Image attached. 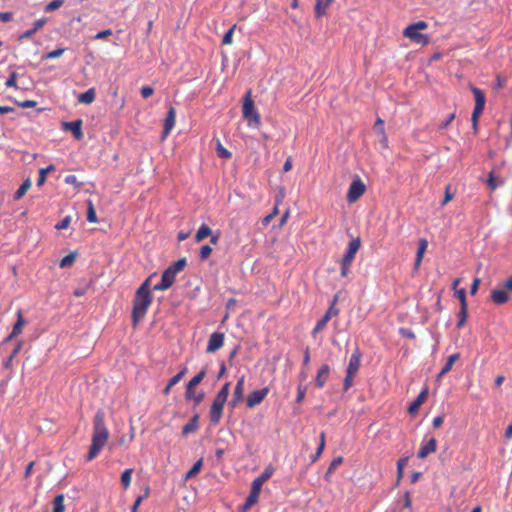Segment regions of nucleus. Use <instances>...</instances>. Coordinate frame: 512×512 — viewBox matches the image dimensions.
<instances>
[{"mask_svg": "<svg viewBox=\"0 0 512 512\" xmlns=\"http://www.w3.org/2000/svg\"><path fill=\"white\" fill-rule=\"evenodd\" d=\"M109 431L105 425L104 412L98 410L93 418V434L91 445L87 454V461L93 460L106 445Z\"/></svg>", "mask_w": 512, "mask_h": 512, "instance_id": "nucleus-1", "label": "nucleus"}, {"mask_svg": "<svg viewBox=\"0 0 512 512\" xmlns=\"http://www.w3.org/2000/svg\"><path fill=\"white\" fill-rule=\"evenodd\" d=\"M152 301L153 296L151 293H142L136 291L132 308V322L134 326H136L139 321L144 319Z\"/></svg>", "mask_w": 512, "mask_h": 512, "instance_id": "nucleus-2", "label": "nucleus"}, {"mask_svg": "<svg viewBox=\"0 0 512 512\" xmlns=\"http://www.w3.org/2000/svg\"><path fill=\"white\" fill-rule=\"evenodd\" d=\"M428 27V24L425 21H418L411 25H408L403 30V36L410 39L412 42L425 46L429 43V38L427 35L419 32L420 30H424Z\"/></svg>", "mask_w": 512, "mask_h": 512, "instance_id": "nucleus-3", "label": "nucleus"}, {"mask_svg": "<svg viewBox=\"0 0 512 512\" xmlns=\"http://www.w3.org/2000/svg\"><path fill=\"white\" fill-rule=\"evenodd\" d=\"M243 117L248 121L249 124H254L256 127L261 125V117L254 106V102L251 99V91L249 90L243 101L242 105Z\"/></svg>", "mask_w": 512, "mask_h": 512, "instance_id": "nucleus-4", "label": "nucleus"}, {"mask_svg": "<svg viewBox=\"0 0 512 512\" xmlns=\"http://www.w3.org/2000/svg\"><path fill=\"white\" fill-rule=\"evenodd\" d=\"M472 92L475 97V107H474V110L472 113L471 120L473 123L474 130H477L478 119L485 108L486 99H485V94L483 93V91L481 89H479L477 87H473Z\"/></svg>", "mask_w": 512, "mask_h": 512, "instance_id": "nucleus-5", "label": "nucleus"}, {"mask_svg": "<svg viewBox=\"0 0 512 512\" xmlns=\"http://www.w3.org/2000/svg\"><path fill=\"white\" fill-rule=\"evenodd\" d=\"M226 402L227 399L219 395L215 396L209 411L210 422L212 424L217 425L220 422Z\"/></svg>", "mask_w": 512, "mask_h": 512, "instance_id": "nucleus-6", "label": "nucleus"}, {"mask_svg": "<svg viewBox=\"0 0 512 512\" xmlns=\"http://www.w3.org/2000/svg\"><path fill=\"white\" fill-rule=\"evenodd\" d=\"M337 298L335 297L332 301L330 307L325 312L323 317L317 321L315 327L312 330V335L315 337L318 333H320L322 330L325 329L327 323L330 321V319L334 316H337L339 313V310L335 307Z\"/></svg>", "mask_w": 512, "mask_h": 512, "instance_id": "nucleus-7", "label": "nucleus"}, {"mask_svg": "<svg viewBox=\"0 0 512 512\" xmlns=\"http://www.w3.org/2000/svg\"><path fill=\"white\" fill-rule=\"evenodd\" d=\"M366 191V186L360 178L352 181L347 192V201L356 202Z\"/></svg>", "mask_w": 512, "mask_h": 512, "instance_id": "nucleus-8", "label": "nucleus"}, {"mask_svg": "<svg viewBox=\"0 0 512 512\" xmlns=\"http://www.w3.org/2000/svg\"><path fill=\"white\" fill-rule=\"evenodd\" d=\"M268 393H269L268 387H264L262 389L252 391L247 396V399H246L247 407L252 409L255 406L259 405L265 399V397L268 395Z\"/></svg>", "mask_w": 512, "mask_h": 512, "instance_id": "nucleus-9", "label": "nucleus"}, {"mask_svg": "<svg viewBox=\"0 0 512 512\" xmlns=\"http://www.w3.org/2000/svg\"><path fill=\"white\" fill-rule=\"evenodd\" d=\"M176 278V274L174 271L170 270L169 268L165 269L162 273L161 281L160 283L154 285L153 290L154 291H164L169 289Z\"/></svg>", "mask_w": 512, "mask_h": 512, "instance_id": "nucleus-10", "label": "nucleus"}, {"mask_svg": "<svg viewBox=\"0 0 512 512\" xmlns=\"http://www.w3.org/2000/svg\"><path fill=\"white\" fill-rule=\"evenodd\" d=\"M224 333L214 332L210 335L208 344L206 347L207 353H215L224 345Z\"/></svg>", "mask_w": 512, "mask_h": 512, "instance_id": "nucleus-11", "label": "nucleus"}, {"mask_svg": "<svg viewBox=\"0 0 512 512\" xmlns=\"http://www.w3.org/2000/svg\"><path fill=\"white\" fill-rule=\"evenodd\" d=\"M244 382H245V376H241L236 383V386H235L233 394H232V399L229 402V405L232 408H235L243 399Z\"/></svg>", "mask_w": 512, "mask_h": 512, "instance_id": "nucleus-12", "label": "nucleus"}, {"mask_svg": "<svg viewBox=\"0 0 512 512\" xmlns=\"http://www.w3.org/2000/svg\"><path fill=\"white\" fill-rule=\"evenodd\" d=\"M176 122V109L173 106H170L164 121V127H163V138H166L172 129L175 126Z\"/></svg>", "mask_w": 512, "mask_h": 512, "instance_id": "nucleus-13", "label": "nucleus"}, {"mask_svg": "<svg viewBox=\"0 0 512 512\" xmlns=\"http://www.w3.org/2000/svg\"><path fill=\"white\" fill-rule=\"evenodd\" d=\"M63 127L65 130L70 131L75 139L81 140L84 137L83 131H82V120L77 119L75 121L71 122H64Z\"/></svg>", "mask_w": 512, "mask_h": 512, "instance_id": "nucleus-14", "label": "nucleus"}, {"mask_svg": "<svg viewBox=\"0 0 512 512\" xmlns=\"http://www.w3.org/2000/svg\"><path fill=\"white\" fill-rule=\"evenodd\" d=\"M361 357V352L359 351V349H356L349 359V363L346 368V373L357 375L359 368L361 366Z\"/></svg>", "mask_w": 512, "mask_h": 512, "instance_id": "nucleus-15", "label": "nucleus"}, {"mask_svg": "<svg viewBox=\"0 0 512 512\" xmlns=\"http://www.w3.org/2000/svg\"><path fill=\"white\" fill-rule=\"evenodd\" d=\"M361 245L360 238L353 239L349 242L348 250L346 251L345 255L343 256L341 261H344L346 263L353 262L357 251L359 250Z\"/></svg>", "mask_w": 512, "mask_h": 512, "instance_id": "nucleus-16", "label": "nucleus"}, {"mask_svg": "<svg viewBox=\"0 0 512 512\" xmlns=\"http://www.w3.org/2000/svg\"><path fill=\"white\" fill-rule=\"evenodd\" d=\"M330 367L327 364H322L317 371L315 377V384L318 388H323L329 378Z\"/></svg>", "mask_w": 512, "mask_h": 512, "instance_id": "nucleus-17", "label": "nucleus"}, {"mask_svg": "<svg viewBox=\"0 0 512 512\" xmlns=\"http://www.w3.org/2000/svg\"><path fill=\"white\" fill-rule=\"evenodd\" d=\"M436 448L437 441L434 437H432L426 443H422L417 456L420 459H425L429 454L434 453Z\"/></svg>", "mask_w": 512, "mask_h": 512, "instance_id": "nucleus-18", "label": "nucleus"}, {"mask_svg": "<svg viewBox=\"0 0 512 512\" xmlns=\"http://www.w3.org/2000/svg\"><path fill=\"white\" fill-rule=\"evenodd\" d=\"M428 396V389L425 388L422 390L417 398L409 405L408 412L413 415L416 414L420 408V406L426 401Z\"/></svg>", "mask_w": 512, "mask_h": 512, "instance_id": "nucleus-19", "label": "nucleus"}, {"mask_svg": "<svg viewBox=\"0 0 512 512\" xmlns=\"http://www.w3.org/2000/svg\"><path fill=\"white\" fill-rule=\"evenodd\" d=\"M23 347V341L20 340L14 347V349L11 351L10 355L7 357V359L3 362V367L6 370H12L13 368V359L17 356V354L21 351Z\"/></svg>", "mask_w": 512, "mask_h": 512, "instance_id": "nucleus-20", "label": "nucleus"}, {"mask_svg": "<svg viewBox=\"0 0 512 512\" xmlns=\"http://www.w3.org/2000/svg\"><path fill=\"white\" fill-rule=\"evenodd\" d=\"M505 183L504 178L499 175H496L494 171L489 173V177L487 179V185L491 191H494L496 188L503 186Z\"/></svg>", "mask_w": 512, "mask_h": 512, "instance_id": "nucleus-21", "label": "nucleus"}, {"mask_svg": "<svg viewBox=\"0 0 512 512\" xmlns=\"http://www.w3.org/2000/svg\"><path fill=\"white\" fill-rule=\"evenodd\" d=\"M427 247H428V241L425 238H421L419 240V247H418V250L416 253L415 264H414L416 270L418 269V267L420 266V264L422 262V259H423L424 253L427 250Z\"/></svg>", "mask_w": 512, "mask_h": 512, "instance_id": "nucleus-22", "label": "nucleus"}, {"mask_svg": "<svg viewBox=\"0 0 512 512\" xmlns=\"http://www.w3.org/2000/svg\"><path fill=\"white\" fill-rule=\"evenodd\" d=\"M334 0H316L314 11L315 16L320 18L326 14L327 8L331 5Z\"/></svg>", "mask_w": 512, "mask_h": 512, "instance_id": "nucleus-23", "label": "nucleus"}, {"mask_svg": "<svg viewBox=\"0 0 512 512\" xmlns=\"http://www.w3.org/2000/svg\"><path fill=\"white\" fill-rule=\"evenodd\" d=\"M460 355L458 353H454L450 355L444 365V367L441 369V371L438 374V378L443 377L446 375L449 371H451L454 363L459 359Z\"/></svg>", "mask_w": 512, "mask_h": 512, "instance_id": "nucleus-24", "label": "nucleus"}, {"mask_svg": "<svg viewBox=\"0 0 512 512\" xmlns=\"http://www.w3.org/2000/svg\"><path fill=\"white\" fill-rule=\"evenodd\" d=\"M96 97L95 88H89L87 91L79 94L78 102L82 104H91Z\"/></svg>", "mask_w": 512, "mask_h": 512, "instance_id": "nucleus-25", "label": "nucleus"}, {"mask_svg": "<svg viewBox=\"0 0 512 512\" xmlns=\"http://www.w3.org/2000/svg\"><path fill=\"white\" fill-rule=\"evenodd\" d=\"M198 418L199 416L194 415L187 424H185L182 428L183 435H188L194 433L198 429Z\"/></svg>", "mask_w": 512, "mask_h": 512, "instance_id": "nucleus-26", "label": "nucleus"}, {"mask_svg": "<svg viewBox=\"0 0 512 512\" xmlns=\"http://www.w3.org/2000/svg\"><path fill=\"white\" fill-rule=\"evenodd\" d=\"M25 323L26 322H25V319H24V317L22 315V311L19 310L17 312V321L14 324L13 329L11 331L12 332V336L20 335L22 333V331H23V326L25 325Z\"/></svg>", "mask_w": 512, "mask_h": 512, "instance_id": "nucleus-27", "label": "nucleus"}, {"mask_svg": "<svg viewBox=\"0 0 512 512\" xmlns=\"http://www.w3.org/2000/svg\"><path fill=\"white\" fill-rule=\"evenodd\" d=\"M186 373V368H184L183 370H181L179 373H177L176 375H174L168 382V384L166 385V387L164 388L163 390V394L165 395H168L170 393V390L171 388L176 385L181 379L182 377L185 375Z\"/></svg>", "mask_w": 512, "mask_h": 512, "instance_id": "nucleus-28", "label": "nucleus"}, {"mask_svg": "<svg viewBox=\"0 0 512 512\" xmlns=\"http://www.w3.org/2000/svg\"><path fill=\"white\" fill-rule=\"evenodd\" d=\"M211 234H212V229L208 225L202 224L196 232L195 241L197 243L201 242L206 237L211 236Z\"/></svg>", "mask_w": 512, "mask_h": 512, "instance_id": "nucleus-29", "label": "nucleus"}, {"mask_svg": "<svg viewBox=\"0 0 512 512\" xmlns=\"http://www.w3.org/2000/svg\"><path fill=\"white\" fill-rule=\"evenodd\" d=\"M491 299L495 304H504L507 302L508 296L504 290H493Z\"/></svg>", "mask_w": 512, "mask_h": 512, "instance_id": "nucleus-30", "label": "nucleus"}, {"mask_svg": "<svg viewBox=\"0 0 512 512\" xmlns=\"http://www.w3.org/2000/svg\"><path fill=\"white\" fill-rule=\"evenodd\" d=\"M32 185V182L29 178H27L22 184L21 186L17 189V191L15 192L14 194V199L15 200H19L21 199L25 193L29 190V188L31 187Z\"/></svg>", "mask_w": 512, "mask_h": 512, "instance_id": "nucleus-31", "label": "nucleus"}, {"mask_svg": "<svg viewBox=\"0 0 512 512\" xmlns=\"http://www.w3.org/2000/svg\"><path fill=\"white\" fill-rule=\"evenodd\" d=\"M64 494L57 495L53 500V512H65Z\"/></svg>", "mask_w": 512, "mask_h": 512, "instance_id": "nucleus-32", "label": "nucleus"}, {"mask_svg": "<svg viewBox=\"0 0 512 512\" xmlns=\"http://www.w3.org/2000/svg\"><path fill=\"white\" fill-rule=\"evenodd\" d=\"M202 466H203L202 459H199L198 461H196L193 464V466L191 467V469L186 473L185 479L188 480V479L195 477L200 472Z\"/></svg>", "mask_w": 512, "mask_h": 512, "instance_id": "nucleus-33", "label": "nucleus"}, {"mask_svg": "<svg viewBox=\"0 0 512 512\" xmlns=\"http://www.w3.org/2000/svg\"><path fill=\"white\" fill-rule=\"evenodd\" d=\"M132 474H133V469L132 468L126 469V470H124L122 472V474H121V484H122L124 489H127L130 486L131 480H132Z\"/></svg>", "mask_w": 512, "mask_h": 512, "instance_id": "nucleus-34", "label": "nucleus"}, {"mask_svg": "<svg viewBox=\"0 0 512 512\" xmlns=\"http://www.w3.org/2000/svg\"><path fill=\"white\" fill-rule=\"evenodd\" d=\"M87 221L90 223L98 222L96 210L91 200H88L87 202Z\"/></svg>", "mask_w": 512, "mask_h": 512, "instance_id": "nucleus-35", "label": "nucleus"}, {"mask_svg": "<svg viewBox=\"0 0 512 512\" xmlns=\"http://www.w3.org/2000/svg\"><path fill=\"white\" fill-rule=\"evenodd\" d=\"M468 317V307H460V310L458 312V322L456 324V327L458 329L462 328L467 321Z\"/></svg>", "mask_w": 512, "mask_h": 512, "instance_id": "nucleus-36", "label": "nucleus"}, {"mask_svg": "<svg viewBox=\"0 0 512 512\" xmlns=\"http://www.w3.org/2000/svg\"><path fill=\"white\" fill-rule=\"evenodd\" d=\"M55 170V167L53 165H49L45 168H41L39 170V177H38V180H37V186H42L45 181H46V177H47V173L50 172V171H54Z\"/></svg>", "mask_w": 512, "mask_h": 512, "instance_id": "nucleus-37", "label": "nucleus"}, {"mask_svg": "<svg viewBox=\"0 0 512 512\" xmlns=\"http://www.w3.org/2000/svg\"><path fill=\"white\" fill-rule=\"evenodd\" d=\"M259 495L260 494H258V493H254V492L250 491V493H249L248 497L246 498V501L243 505V509L249 510L252 506H254L258 502Z\"/></svg>", "mask_w": 512, "mask_h": 512, "instance_id": "nucleus-38", "label": "nucleus"}, {"mask_svg": "<svg viewBox=\"0 0 512 512\" xmlns=\"http://www.w3.org/2000/svg\"><path fill=\"white\" fill-rule=\"evenodd\" d=\"M187 265V261H186V258H181L179 260H177L176 262H174L173 264H171L168 268L172 271H174V273L177 275L179 272H181Z\"/></svg>", "mask_w": 512, "mask_h": 512, "instance_id": "nucleus-39", "label": "nucleus"}, {"mask_svg": "<svg viewBox=\"0 0 512 512\" xmlns=\"http://www.w3.org/2000/svg\"><path fill=\"white\" fill-rule=\"evenodd\" d=\"M76 254L74 252H71L70 254L66 255L60 260L59 266L61 268L72 266L75 262Z\"/></svg>", "mask_w": 512, "mask_h": 512, "instance_id": "nucleus-40", "label": "nucleus"}, {"mask_svg": "<svg viewBox=\"0 0 512 512\" xmlns=\"http://www.w3.org/2000/svg\"><path fill=\"white\" fill-rule=\"evenodd\" d=\"M206 375V369L203 368L197 375H195L189 382L187 385H189V387H196L198 384L201 383V381L204 379Z\"/></svg>", "mask_w": 512, "mask_h": 512, "instance_id": "nucleus-41", "label": "nucleus"}, {"mask_svg": "<svg viewBox=\"0 0 512 512\" xmlns=\"http://www.w3.org/2000/svg\"><path fill=\"white\" fill-rule=\"evenodd\" d=\"M217 155L224 159H230L232 157V154L230 151H228L223 145L220 143V141L217 142L216 147Z\"/></svg>", "mask_w": 512, "mask_h": 512, "instance_id": "nucleus-42", "label": "nucleus"}, {"mask_svg": "<svg viewBox=\"0 0 512 512\" xmlns=\"http://www.w3.org/2000/svg\"><path fill=\"white\" fill-rule=\"evenodd\" d=\"M455 296L460 301V307H468L467 298H466V290L464 288L455 290Z\"/></svg>", "mask_w": 512, "mask_h": 512, "instance_id": "nucleus-43", "label": "nucleus"}, {"mask_svg": "<svg viewBox=\"0 0 512 512\" xmlns=\"http://www.w3.org/2000/svg\"><path fill=\"white\" fill-rule=\"evenodd\" d=\"M63 3H64L63 0H53L45 6V11L52 12L54 10H57L58 8H60L63 5Z\"/></svg>", "mask_w": 512, "mask_h": 512, "instance_id": "nucleus-44", "label": "nucleus"}, {"mask_svg": "<svg viewBox=\"0 0 512 512\" xmlns=\"http://www.w3.org/2000/svg\"><path fill=\"white\" fill-rule=\"evenodd\" d=\"M236 25H233L223 36L222 44L223 45H230L232 43L233 39V33L235 30Z\"/></svg>", "mask_w": 512, "mask_h": 512, "instance_id": "nucleus-45", "label": "nucleus"}, {"mask_svg": "<svg viewBox=\"0 0 512 512\" xmlns=\"http://www.w3.org/2000/svg\"><path fill=\"white\" fill-rule=\"evenodd\" d=\"M64 52H65L64 48H58V49H55V50H52V51L48 52L45 56H43V59L59 58V57H61L63 55Z\"/></svg>", "mask_w": 512, "mask_h": 512, "instance_id": "nucleus-46", "label": "nucleus"}, {"mask_svg": "<svg viewBox=\"0 0 512 512\" xmlns=\"http://www.w3.org/2000/svg\"><path fill=\"white\" fill-rule=\"evenodd\" d=\"M373 129L378 135L385 133L384 121L380 117L376 119Z\"/></svg>", "mask_w": 512, "mask_h": 512, "instance_id": "nucleus-47", "label": "nucleus"}, {"mask_svg": "<svg viewBox=\"0 0 512 512\" xmlns=\"http://www.w3.org/2000/svg\"><path fill=\"white\" fill-rule=\"evenodd\" d=\"M343 462V457L339 456L335 459L332 460V462L330 463L329 467H328V470H327V473H326V476H328L329 474L333 473L334 470Z\"/></svg>", "mask_w": 512, "mask_h": 512, "instance_id": "nucleus-48", "label": "nucleus"}, {"mask_svg": "<svg viewBox=\"0 0 512 512\" xmlns=\"http://www.w3.org/2000/svg\"><path fill=\"white\" fill-rule=\"evenodd\" d=\"M153 275L154 274H152L151 276L146 278L144 280V282L140 285V287L136 291H139V292H142V293H151L150 281H151V278L153 277Z\"/></svg>", "mask_w": 512, "mask_h": 512, "instance_id": "nucleus-49", "label": "nucleus"}, {"mask_svg": "<svg viewBox=\"0 0 512 512\" xmlns=\"http://www.w3.org/2000/svg\"><path fill=\"white\" fill-rule=\"evenodd\" d=\"M355 376L356 375L346 373V376H345L344 382H343V390L345 392H347L352 387Z\"/></svg>", "mask_w": 512, "mask_h": 512, "instance_id": "nucleus-50", "label": "nucleus"}, {"mask_svg": "<svg viewBox=\"0 0 512 512\" xmlns=\"http://www.w3.org/2000/svg\"><path fill=\"white\" fill-rule=\"evenodd\" d=\"M273 474V468L267 467L259 476L256 478L261 482L265 483Z\"/></svg>", "mask_w": 512, "mask_h": 512, "instance_id": "nucleus-51", "label": "nucleus"}, {"mask_svg": "<svg viewBox=\"0 0 512 512\" xmlns=\"http://www.w3.org/2000/svg\"><path fill=\"white\" fill-rule=\"evenodd\" d=\"M307 387L305 385H298L296 402L301 403L305 399Z\"/></svg>", "mask_w": 512, "mask_h": 512, "instance_id": "nucleus-52", "label": "nucleus"}, {"mask_svg": "<svg viewBox=\"0 0 512 512\" xmlns=\"http://www.w3.org/2000/svg\"><path fill=\"white\" fill-rule=\"evenodd\" d=\"M211 253H212L211 246L204 245L200 249L199 257L203 261V260H206L210 256Z\"/></svg>", "mask_w": 512, "mask_h": 512, "instance_id": "nucleus-53", "label": "nucleus"}, {"mask_svg": "<svg viewBox=\"0 0 512 512\" xmlns=\"http://www.w3.org/2000/svg\"><path fill=\"white\" fill-rule=\"evenodd\" d=\"M17 73L16 72H11L9 78L6 80L5 82V86L6 87H13L15 89H17V83H16V80H17Z\"/></svg>", "mask_w": 512, "mask_h": 512, "instance_id": "nucleus-54", "label": "nucleus"}, {"mask_svg": "<svg viewBox=\"0 0 512 512\" xmlns=\"http://www.w3.org/2000/svg\"><path fill=\"white\" fill-rule=\"evenodd\" d=\"M263 482H261L260 480H258L257 478H255L253 481H252V484H251V492H254V493H258L260 494L261 492V489H262V486H263Z\"/></svg>", "mask_w": 512, "mask_h": 512, "instance_id": "nucleus-55", "label": "nucleus"}, {"mask_svg": "<svg viewBox=\"0 0 512 512\" xmlns=\"http://www.w3.org/2000/svg\"><path fill=\"white\" fill-rule=\"evenodd\" d=\"M230 391V383H225L222 388L218 391L217 395L227 399Z\"/></svg>", "mask_w": 512, "mask_h": 512, "instance_id": "nucleus-56", "label": "nucleus"}, {"mask_svg": "<svg viewBox=\"0 0 512 512\" xmlns=\"http://www.w3.org/2000/svg\"><path fill=\"white\" fill-rule=\"evenodd\" d=\"M65 183L74 185L75 187H80L81 183L77 180V177L73 174L67 175L65 177Z\"/></svg>", "mask_w": 512, "mask_h": 512, "instance_id": "nucleus-57", "label": "nucleus"}, {"mask_svg": "<svg viewBox=\"0 0 512 512\" xmlns=\"http://www.w3.org/2000/svg\"><path fill=\"white\" fill-rule=\"evenodd\" d=\"M141 96L144 98V99H147L149 98L150 96L153 95L154 93V89L150 86H144L141 88Z\"/></svg>", "mask_w": 512, "mask_h": 512, "instance_id": "nucleus-58", "label": "nucleus"}, {"mask_svg": "<svg viewBox=\"0 0 512 512\" xmlns=\"http://www.w3.org/2000/svg\"><path fill=\"white\" fill-rule=\"evenodd\" d=\"M111 35H112V30L111 29H105L103 31L98 32L94 36V39L95 40H101V39H105V38H107L108 36H111Z\"/></svg>", "mask_w": 512, "mask_h": 512, "instance_id": "nucleus-59", "label": "nucleus"}, {"mask_svg": "<svg viewBox=\"0 0 512 512\" xmlns=\"http://www.w3.org/2000/svg\"><path fill=\"white\" fill-rule=\"evenodd\" d=\"M450 185H447L446 186V189H445V196H444V199L442 201V206H445L448 202H450L454 195L450 192Z\"/></svg>", "mask_w": 512, "mask_h": 512, "instance_id": "nucleus-60", "label": "nucleus"}, {"mask_svg": "<svg viewBox=\"0 0 512 512\" xmlns=\"http://www.w3.org/2000/svg\"><path fill=\"white\" fill-rule=\"evenodd\" d=\"M277 214H278V208H277V207H275V208L273 209V211H272L270 214H268L267 216H265V217L263 218V220H262L263 225H268V224L270 223V221H271V220H272V219H273Z\"/></svg>", "mask_w": 512, "mask_h": 512, "instance_id": "nucleus-61", "label": "nucleus"}, {"mask_svg": "<svg viewBox=\"0 0 512 512\" xmlns=\"http://www.w3.org/2000/svg\"><path fill=\"white\" fill-rule=\"evenodd\" d=\"M351 263H346L344 261H341V276L347 277L350 271Z\"/></svg>", "mask_w": 512, "mask_h": 512, "instance_id": "nucleus-62", "label": "nucleus"}, {"mask_svg": "<svg viewBox=\"0 0 512 512\" xmlns=\"http://www.w3.org/2000/svg\"><path fill=\"white\" fill-rule=\"evenodd\" d=\"M69 224H70V218L65 217L64 219H62L59 223H57L55 225V228L58 230L66 229L69 226Z\"/></svg>", "mask_w": 512, "mask_h": 512, "instance_id": "nucleus-63", "label": "nucleus"}, {"mask_svg": "<svg viewBox=\"0 0 512 512\" xmlns=\"http://www.w3.org/2000/svg\"><path fill=\"white\" fill-rule=\"evenodd\" d=\"M17 104L22 108H32L37 105V102L34 100H25L22 102H18Z\"/></svg>", "mask_w": 512, "mask_h": 512, "instance_id": "nucleus-64", "label": "nucleus"}]
</instances>
